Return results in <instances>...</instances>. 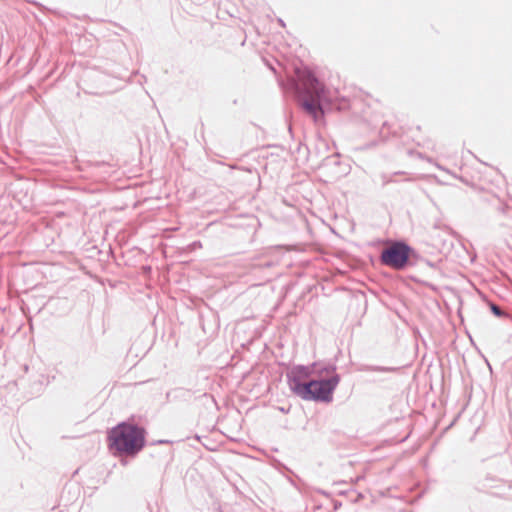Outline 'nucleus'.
I'll use <instances>...</instances> for the list:
<instances>
[{"instance_id":"obj_3","label":"nucleus","mask_w":512,"mask_h":512,"mask_svg":"<svg viewBox=\"0 0 512 512\" xmlns=\"http://www.w3.org/2000/svg\"><path fill=\"white\" fill-rule=\"evenodd\" d=\"M145 436L144 428L122 422L108 432V447L114 454L134 456L145 446Z\"/></svg>"},{"instance_id":"obj_4","label":"nucleus","mask_w":512,"mask_h":512,"mask_svg":"<svg viewBox=\"0 0 512 512\" xmlns=\"http://www.w3.org/2000/svg\"><path fill=\"white\" fill-rule=\"evenodd\" d=\"M409 256V246L401 242H394L383 249L381 262L386 266L399 270L406 266Z\"/></svg>"},{"instance_id":"obj_1","label":"nucleus","mask_w":512,"mask_h":512,"mask_svg":"<svg viewBox=\"0 0 512 512\" xmlns=\"http://www.w3.org/2000/svg\"><path fill=\"white\" fill-rule=\"evenodd\" d=\"M294 72L297 86L306 97L303 100V107L314 119L322 115V102L334 104L339 109L348 105V99L341 95V87H336L334 90L325 87L309 67L296 66Z\"/></svg>"},{"instance_id":"obj_5","label":"nucleus","mask_w":512,"mask_h":512,"mask_svg":"<svg viewBox=\"0 0 512 512\" xmlns=\"http://www.w3.org/2000/svg\"><path fill=\"white\" fill-rule=\"evenodd\" d=\"M491 310H492V312H493L496 316H502V315H503V313H502V311L500 310V308H499L497 305H495V304H492V305H491Z\"/></svg>"},{"instance_id":"obj_2","label":"nucleus","mask_w":512,"mask_h":512,"mask_svg":"<svg viewBox=\"0 0 512 512\" xmlns=\"http://www.w3.org/2000/svg\"><path fill=\"white\" fill-rule=\"evenodd\" d=\"M304 375L313 378L308 382H295L293 391L304 400L330 402L339 383V377L331 368L318 369L313 365L304 370Z\"/></svg>"}]
</instances>
